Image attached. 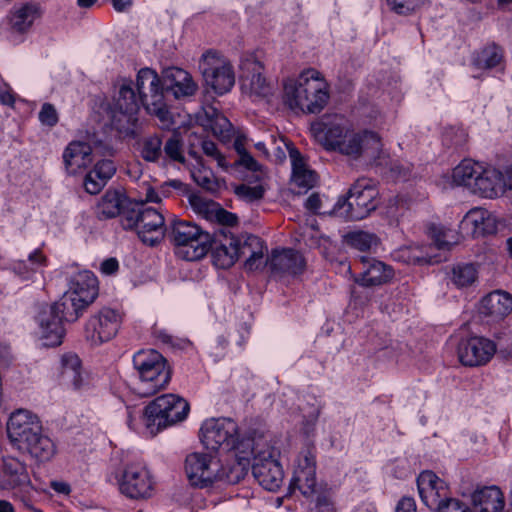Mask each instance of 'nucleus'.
Masks as SVG:
<instances>
[{
  "label": "nucleus",
  "instance_id": "nucleus-1",
  "mask_svg": "<svg viewBox=\"0 0 512 512\" xmlns=\"http://www.w3.org/2000/svg\"><path fill=\"white\" fill-rule=\"evenodd\" d=\"M311 132L325 150L338 152L354 160L363 158L373 161L379 158L382 151L381 139L373 131H355L342 124L321 119L311 124Z\"/></svg>",
  "mask_w": 512,
  "mask_h": 512
},
{
  "label": "nucleus",
  "instance_id": "nucleus-2",
  "mask_svg": "<svg viewBox=\"0 0 512 512\" xmlns=\"http://www.w3.org/2000/svg\"><path fill=\"white\" fill-rule=\"evenodd\" d=\"M141 103L133 88V82L124 80L113 95L112 102L106 101L101 108L107 114L110 126L122 138H135L139 134L138 112Z\"/></svg>",
  "mask_w": 512,
  "mask_h": 512
},
{
  "label": "nucleus",
  "instance_id": "nucleus-3",
  "mask_svg": "<svg viewBox=\"0 0 512 512\" xmlns=\"http://www.w3.org/2000/svg\"><path fill=\"white\" fill-rule=\"evenodd\" d=\"M133 366L139 381L134 392L140 397H150L166 388L171 380L167 360L156 350H141L133 356Z\"/></svg>",
  "mask_w": 512,
  "mask_h": 512
},
{
  "label": "nucleus",
  "instance_id": "nucleus-4",
  "mask_svg": "<svg viewBox=\"0 0 512 512\" xmlns=\"http://www.w3.org/2000/svg\"><path fill=\"white\" fill-rule=\"evenodd\" d=\"M379 204V191L372 180L360 178L349 189L347 197L338 199L331 214L345 220H362Z\"/></svg>",
  "mask_w": 512,
  "mask_h": 512
},
{
  "label": "nucleus",
  "instance_id": "nucleus-5",
  "mask_svg": "<svg viewBox=\"0 0 512 512\" xmlns=\"http://www.w3.org/2000/svg\"><path fill=\"white\" fill-rule=\"evenodd\" d=\"M329 93L318 78L301 76L298 81L284 85V102L293 111L319 113L325 107Z\"/></svg>",
  "mask_w": 512,
  "mask_h": 512
},
{
  "label": "nucleus",
  "instance_id": "nucleus-6",
  "mask_svg": "<svg viewBox=\"0 0 512 512\" xmlns=\"http://www.w3.org/2000/svg\"><path fill=\"white\" fill-rule=\"evenodd\" d=\"M166 235L175 246L185 248L183 257L188 261L204 257L211 245V235L208 232L185 220L173 219L166 228Z\"/></svg>",
  "mask_w": 512,
  "mask_h": 512
},
{
  "label": "nucleus",
  "instance_id": "nucleus-7",
  "mask_svg": "<svg viewBox=\"0 0 512 512\" xmlns=\"http://www.w3.org/2000/svg\"><path fill=\"white\" fill-rule=\"evenodd\" d=\"M164 216L154 208L134 205L127 208L121 217L124 229L135 230L141 241L150 246L160 242L166 229H164Z\"/></svg>",
  "mask_w": 512,
  "mask_h": 512
},
{
  "label": "nucleus",
  "instance_id": "nucleus-8",
  "mask_svg": "<svg viewBox=\"0 0 512 512\" xmlns=\"http://www.w3.org/2000/svg\"><path fill=\"white\" fill-rule=\"evenodd\" d=\"M136 90L141 105L146 111L157 116L161 121H167L169 111L164 101L165 89L163 80L155 71L149 68L141 69L137 74Z\"/></svg>",
  "mask_w": 512,
  "mask_h": 512
},
{
  "label": "nucleus",
  "instance_id": "nucleus-9",
  "mask_svg": "<svg viewBox=\"0 0 512 512\" xmlns=\"http://www.w3.org/2000/svg\"><path fill=\"white\" fill-rule=\"evenodd\" d=\"M200 439L206 449L231 451L240 449L238 425L230 418L206 420L200 429Z\"/></svg>",
  "mask_w": 512,
  "mask_h": 512
},
{
  "label": "nucleus",
  "instance_id": "nucleus-10",
  "mask_svg": "<svg viewBox=\"0 0 512 512\" xmlns=\"http://www.w3.org/2000/svg\"><path fill=\"white\" fill-rule=\"evenodd\" d=\"M199 69L206 83L219 95L227 93L234 86L235 75L231 64L213 52L208 51L202 55Z\"/></svg>",
  "mask_w": 512,
  "mask_h": 512
},
{
  "label": "nucleus",
  "instance_id": "nucleus-11",
  "mask_svg": "<svg viewBox=\"0 0 512 512\" xmlns=\"http://www.w3.org/2000/svg\"><path fill=\"white\" fill-rule=\"evenodd\" d=\"M262 63L254 54H247L240 62L241 88L244 93L256 99H265L273 94V86L262 75Z\"/></svg>",
  "mask_w": 512,
  "mask_h": 512
},
{
  "label": "nucleus",
  "instance_id": "nucleus-12",
  "mask_svg": "<svg viewBox=\"0 0 512 512\" xmlns=\"http://www.w3.org/2000/svg\"><path fill=\"white\" fill-rule=\"evenodd\" d=\"M121 315L111 308H103L90 317L85 326V337L91 345L99 346L110 341L117 334Z\"/></svg>",
  "mask_w": 512,
  "mask_h": 512
},
{
  "label": "nucleus",
  "instance_id": "nucleus-13",
  "mask_svg": "<svg viewBox=\"0 0 512 512\" xmlns=\"http://www.w3.org/2000/svg\"><path fill=\"white\" fill-rule=\"evenodd\" d=\"M320 485L316 479L315 453L308 447L299 456L289 489H298L305 498L310 499L319 492Z\"/></svg>",
  "mask_w": 512,
  "mask_h": 512
},
{
  "label": "nucleus",
  "instance_id": "nucleus-14",
  "mask_svg": "<svg viewBox=\"0 0 512 512\" xmlns=\"http://www.w3.org/2000/svg\"><path fill=\"white\" fill-rule=\"evenodd\" d=\"M254 463L252 465V474L258 483L268 491H276L283 482V470L279 462L274 458V452L255 451Z\"/></svg>",
  "mask_w": 512,
  "mask_h": 512
},
{
  "label": "nucleus",
  "instance_id": "nucleus-15",
  "mask_svg": "<svg viewBox=\"0 0 512 512\" xmlns=\"http://www.w3.org/2000/svg\"><path fill=\"white\" fill-rule=\"evenodd\" d=\"M185 470L192 485L204 488L217 481L219 460L202 453H191L186 457Z\"/></svg>",
  "mask_w": 512,
  "mask_h": 512
},
{
  "label": "nucleus",
  "instance_id": "nucleus-16",
  "mask_svg": "<svg viewBox=\"0 0 512 512\" xmlns=\"http://www.w3.org/2000/svg\"><path fill=\"white\" fill-rule=\"evenodd\" d=\"M495 353L496 345L493 341L477 336L462 339L457 348L459 361L468 367L485 365Z\"/></svg>",
  "mask_w": 512,
  "mask_h": 512
},
{
  "label": "nucleus",
  "instance_id": "nucleus-17",
  "mask_svg": "<svg viewBox=\"0 0 512 512\" xmlns=\"http://www.w3.org/2000/svg\"><path fill=\"white\" fill-rule=\"evenodd\" d=\"M120 491L132 499H145L152 495L153 483L149 471L141 464H129L126 466Z\"/></svg>",
  "mask_w": 512,
  "mask_h": 512
},
{
  "label": "nucleus",
  "instance_id": "nucleus-18",
  "mask_svg": "<svg viewBox=\"0 0 512 512\" xmlns=\"http://www.w3.org/2000/svg\"><path fill=\"white\" fill-rule=\"evenodd\" d=\"M41 422L31 412L19 409L12 413L7 422V435L10 442L19 449L41 430Z\"/></svg>",
  "mask_w": 512,
  "mask_h": 512
},
{
  "label": "nucleus",
  "instance_id": "nucleus-19",
  "mask_svg": "<svg viewBox=\"0 0 512 512\" xmlns=\"http://www.w3.org/2000/svg\"><path fill=\"white\" fill-rule=\"evenodd\" d=\"M417 486L424 504L439 512V507L451 498L447 497V488L432 471H424L417 478Z\"/></svg>",
  "mask_w": 512,
  "mask_h": 512
},
{
  "label": "nucleus",
  "instance_id": "nucleus-20",
  "mask_svg": "<svg viewBox=\"0 0 512 512\" xmlns=\"http://www.w3.org/2000/svg\"><path fill=\"white\" fill-rule=\"evenodd\" d=\"M163 89L175 99L193 96L198 85L187 71L178 67H168L162 71Z\"/></svg>",
  "mask_w": 512,
  "mask_h": 512
},
{
  "label": "nucleus",
  "instance_id": "nucleus-21",
  "mask_svg": "<svg viewBox=\"0 0 512 512\" xmlns=\"http://www.w3.org/2000/svg\"><path fill=\"white\" fill-rule=\"evenodd\" d=\"M272 273L278 276H296L303 272L305 262L302 255L294 249H274L265 261Z\"/></svg>",
  "mask_w": 512,
  "mask_h": 512
},
{
  "label": "nucleus",
  "instance_id": "nucleus-22",
  "mask_svg": "<svg viewBox=\"0 0 512 512\" xmlns=\"http://www.w3.org/2000/svg\"><path fill=\"white\" fill-rule=\"evenodd\" d=\"M459 227L462 233L474 238L495 233L497 230L495 217L480 207L469 210Z\"/></svg>",
  "mask_w": 512,
  "mask_h": 512
},
{
  "label": "nucleus",
  "instance_id": "nucleus-23",
  "mask_svg": "<svg viewBox=\"0 0 512 512\" xmlns=\"http://www.w3.org/2000/svg\"><path fill=\"white\" fill-rule=\"evenodd\" d=\"M222 236H211V257L213 264L221 269H228L238 260L237 238L227 235L221 230Z\"/></svg>",
  "mask_w": 512,
  "mask_h": 512
},
{
  "label": "nucleus",
  "instance_id": "nucleus-24",
  "mask_svg": "<svg viewBox=\"0 0 512 512\" xmlns=\"http://www.w3.org/2000/svg\"><path fill=\"white\" fill-rule=\"evenodd\" d=\"M92 147L84 141H71L63 151V163L68 174L75 175L92 163Z\"/></svg>",
  "mask_w": 512,
  "mask_h": 512
},
{
  "label": "nucleus",
  "instance_id": "nucleus-25",
  "mask_svg": "<svg viewBox=\"0 0 512 512\" xmlns=\"http://www.w3.org/2000/svg\"><path fill=\"white\" fill-rule=\"evenodd\" d=\"M508 189L503 172L496 168H483L474 183L473 193L485 198H496Z\"/></svg>",
  "mask_w": 512,
  "mask_h": 512
},
{
  "label": "nucleus",
  "instance_id": "nucleus-26",
  "mask_svg": "<svg viewBox=\"0 0 512 512\" xmlns=\"http://www.w3.org/2000/svg\"><path fill=\"white\" fill-rule=\"evenodd\" d=\"M364 267L360 275L355 278L356 283L364 287L378 286L389 282L394 276L391 266L376 259L361 258Z\"/></svg>",
  "mask_w": 512,
  "mask_h": 512
},
{
  "label": "nucleus",
  "instance_id": "nucleus-27",
  "mask_svg": "<svg viewBox=\"0 0 512 512\" xmlns=\"http://www.w3.org/2000/svg\"><path fill=\"white\" fill-rule=\"evenodd\" d=\"M37 321L41 328V336L45 346L54 347L62 343L65 329L64 321L60 318V315L48 307L39 313Z\"/></svg>",
  "mask_w": 512,
  "mask_h": 512
},
{
  "label": "nucleus",
  "instance_id": "nucleus-28",
  "mask_svg": "<svg viewBox=\"0 0 512 512\" xmlns=\"http://www.w3.org/2000/svg\"><path fill=\"white\" fill-rule=\"evenodd\" d=\"M474 512H503L504 495L497 486H484L471 495Z\"/></svg>",
  "mask_w": 512,
  "mask_h": 512
},
{
  "label": "nucleus",
  "instance_id": "nucleus-29",
  "mask_svg": "<svg viewBox=\"0 0 512 512\" xmlns=\"http://www.w3.org/2000/svg\"><path fill=\"white\" fill-rule=\"evenodd\" d=\"M4 479L0 481V489L11 490L30 484L26 465L14 457H5L2 467Z\"/></svg>",
  "mask_w": 512,
  "mask_h": 512
},
{
  "label": "nucleus",
  "instance_id": "nucleus-30",
  "mask_svg": "<svg viewBox=\"0 0 512 512\" xmlns=\"http://www.w3.org/2000/svg\"><path fill=\"white\" fill-rule=\"evenodd\" d=\"M152 408L165 412L168 426L184 420L189 412L188 402L175 394H165L157 397L152 401Z\"/></svg>",
  "mask_w": 512,
  "mask_h": 512
},
{
  "label": "nucleus",
  "instance_id": "nucleus-31",
  "mask_svg": "<svg viewBox=\"0 0 512 512\" xmlns=\"http://www.w3.org/2000/svg\"><path fill=\"white\" fill-rule=\"evenodd\" d=\"M237 250L238 258L246 257L245 268L249 271L257 270L265 263L264 253L267 248L258 236L248 235L243 241L237 239Z\"/></svg>",
  "mask_w": 512,
  "mask_h": 512
},
{
  "label": "nucleus",
  "instance_id": "nucleus-32",
  "mask_svg": "<svg viewBox=\"0 0 512 512\" xmlns=\"http://www.w3.org/2000/svg\"><path fill=\"white\" fill-rule=\"evenodd\" d=\"M512 312V295L506 291L495 290L483 297L480 313L484 316L502 319Z\"/></svg>",
  "mask_w": 512,
  "mask_h": 512
},
{
  "label": "nucleus",
  "instance_id": "nucleus-33",
  "mask_svg": "<svg viewBox=\"0 0 512 512\" xmlns=\"http://www.w3.org/2000/svg\"><path fill=\"white\" fill-rule=\"evenodd\" d=\"M116 173V166L112 160L98 161L86 174L83 185L87 193L98 194Z\"/></svg>",
  "mask_w": 512,
  "mask_h": 512
},
{
  "label": "nucleus",
  "instance_id": "nucleus-34",
  "mask_svg": "<svg viewBox=\"0 0 512 512\" xmlns=\"http://www.w3.org/2000/svg\"><path fill=\"white\" fill-rule=\"evenodd\" d=\"M62 380L73 390L84 391L89 388V381L81 370V361L74 353L64 354L61 358Z\"/></svg>",
  "mask_w": 512,
  "mask_h": 512
},
{
  "label": "nucleus",
  "instance_id": "nucleus-35",
  "mask_svg": "<svg viewBox=\"0 0 512 512\" xmlns=\"http://www.w3.org/2000/svg\"><path fill=\"white\" fill-rule=\"evenodd\" d=\"M125 195L118 190L108 189L104 195L98 201L95 213L98 219H110L118 215H123V212L127 210L124 205L126 202Z\"/></svg>",
  "mask_w": 512,
  "mask_h": 512
},
{
  "label": "nucleus",
  "instance_id": "nucleus-36",
  "mask_svg": "<svg viewBox=\"0 0 512 512\" xmlns=\"http://www.w3.org/2000/svg\"><path fill=\"white\" fill-rule=\"evenodd\" d=\"M292 163V182L295 186L307 190L311 189L317 181L316 173L308 169L298 149L288 147Z\"/></svg>",
  "mask_w": 512,
  "mask_h": 512
},
{
  "label": "nucleus",
  "instance_id": "nucleus-37",
  "mask_svg": "<svg viewBox=\"0 0 512 512\" xmlns=\"http://www.w3.org/2000/svg\"><path fill=\"white\" fill-rule=\"evenodd\" d=\"M89 304L83 303L73 292L66 291L62 297L49 306L60 318L66 322H75Z\"/></svg>",
  "mask_w": 512,
  "mask_h": 512
},
{
  "label": "nucleus",
  "instance_id": "nucleus-38",
  "mask_svg": "<svg viewBox=\"0 0 512 512\" xmlns=\"http://www.w3.org/2000/svg\"><path fill=\"white\" fill-rule=\"evenodd\" d=\"M68 291L90 305L98 295L97 278L90 271L79 272L72 278Z\"/></svg>",
  "mask_w": 512,
  "mask_h": 512
},
{
  "label": "nucleus",
  "instance_id": "nucleus-39",
  "mask_svg": "<svg viewBox=\"0 0 512 512\" xmlns=\"http://www.w3.org/2000/svg\"><path fill=\"white\" fill-rule=\"evenodd\" d=\"M19 450L28 452L32 458L40 462H47L51 460L56 454V445L53 440L40 432L36 433L34 437L28 440Z\"/></svg>",
  "mask_w": 512,
  "mask_h": 512
},
{
  "label": "nucleus",
  "instance_id": "nucleus-40",
  "mask_svg": "<svg viewBox=\"0 0 512 512\" xmlns=\"http://www.w3.org/2000/svg\"><path fill=\"white\" fill-rule=\"evenodd\" d=\"M42 15L38 4L25 3L14 8L11 13L10 23L13 30L25 33L33 26L34 22Z\"/></svg>",
  "mask_w": 512,
  "mask_h": 512
},
{
  "label": "nucleus",
  "instance_id": "nucleus-41",
  "mask_svg": "<svg viewBox=\"0 0 512 512\" xmlns=\"http://www.w3.org/2000/svg\"><path fill=\"white\" fill-rule=\"evenodd\" d=\"M480 173L482 166L479 163L465 159L453 169L452 180L456 185L466 186L472 191Z\"/></svg>",
  "mask_w": 512,
  "mask_h": 512
},
{
  "label": "nucleus",
  "instance_id": "nucleus-42",
  "mask_svg": "<svg viewBox=\"0 0 512 512\" xmlns=\"http://www.w3.org/2000/svg\"><path fill=\"white\" fill-rule=\"evenodd\" d=\"M504 62L502 47L491 43L483 47L474 57L473 64L479 69H493Z\"/></svg>",
  "mask_w": 512,
  "mask_h": 512
},
{
  "label": "nucleus",
  "instance_id": "nucleus-43",
  "mask_svg": "<svg viewBox=\"0 0 512 512\" xmlns=\"http://www.w3.org/2000/svg\"><path fill=\"white\" fill-rule=\"evenodd\" d=\"M206 126L211 129L213 134L222 141H227L233 134L232 124L217 109L210 107L205 111Z\"/></svg>",
  "mask_w": 512,
  "mask_h": 512
},
{
  "label": "nucleus",
  "instance_id": "nucleus-44",
  "mask_svg": "<svg viewBox=\"0 0 512 512\" xmlns=\"http://www.w3.org/2000/svg\"><path fill=\"white\" fill-rule=\"evenodd\" d=\"M47 265V259L36 249L28 255L26 260H18L13 264L14 271L25 279L30 278L34 273L40 272Z\"/></svg>",
  "mask_w": 512,
  "mask_h": 512
},
{
  "label": "nucleus",
  "instance_id": "nucleus-45",
  "mask_svg": "<svg viewBox=\"0 0 512 512\" xmlns=\"http://www.w3.org/2000/svg\"><path fill=\"white\" fill-rule=\"evenodd\" d=\"M345 242L352 248L359 251H369L379 245V238L376 234L358 230L345 235Z\"/></svg>",
  "mask_w": 512,
  "mask_h": 512
},
{
  "label": "nucleus",
  "instance_id": "nucleus-46",
  "mask_svg": "<svg viewBox=\"0 0 512 512\" xmlns=\"http://www.w3.org/2000/svg\"><path fill=\"white\" fill-rule=\"evenodd\" d=\"M163 142L159 135H151L143 139L141 157L148 162H156L162 156Z\"/></svg>",
  "mask_w": 512,
  "mask_h": 512
},
{
  "label": "nucleus",
  "instance_id": "nucleus-47",
  "mask_svg": "<svg viewBox=\"0 0 512 512\" xmlns=\"http://www.w3.org/2000/svg\"><path fill=\"white\" fill-rule=\"evenodd\" d=\"M219 476L217 481H225L228 484L240 482L247 474V469L240 461H233L232 464L221 466L219 464Z\"/></svg>",
  "mask_w": 512,
  "mask_h": 512
},
{
  "label": "nucleus",
  "instance_id": "nucleus-48",
  "mask_svg": "<svg viewBox=\"0 0 512 512\" xmlns=\"http://www.w3.org/2000/svg\"><path fill=\"white\" fill-rule=\"evenodd\" d=\"M477 279V270L473 264L458 265L453 269L452 280L458 287L472 285Z\"/></svg>",
  "mask_w": 512,
  "mask_h": 512
},
{
  "label": "nucleus",
  "instance_id": "nucleus-49",
  "mask_svg": "<svg viewBox=\"0 0 512 512\" xmlns=\"http://www.w3.org/2000/svg\"><path fill=\"white\" fill-rule=\"evenodd\" d=\"M144 417L146 426L151 430L152 433H157L160 430L168 427V420L165 416L164 411L152 408V402L146 406L144 410Z\"/></svg>",
  "mask_w": 512,
  "mask_h": 512
},
{
  "label": "nucleus",
  "instance_id": "nucleus-50",
  "mask_svg": "<svg viewBox=\"0 0 512 512\" xmlns=\"http://www.w3.org/2000/svg\"><path fill=\"white\" fill-rule=\"evenodd\" d=\"M394 260L408 265L422 264L426 259L418 247L405 246L395 250L392 254Z\"/></svg>",
  "mask_w": 512,
  "mask_h": 512
},
{
  "label": "nucleus",
  "instance_id": "nucleus-51",
  "mask_svg": "<svg viewBox=\"0 0 512 512\" xmlns=\"http://www.w3.org/2000/svg\"><path fill=\"white\" fill-rule=\"evenodd\" d=\"M183 143L179 134H172L164 143L162 153L172 161H176L179 163L185 162V157L183 154Z\"/></svg>",
  "mask_w": 512,
  "mask_h": 512
},
{
  "label": "nucleus",
  "instance_id": "nucleus-52",
  "mask_svg": "<svg viewBox=\"0 0 512 512\" xmlns=\"http://www.w3.org/2000/svg\"><path fill=\"white\" fill-rule=\"evenodd\" d=\"M189 203L196 213L204 216L206 219L213 218L214 211L218 205L213 200L206 199L198 194H191L189 196Z\"/></svg>",
  "mask_w": 512,
  "mask_h": 512
},
{
  "label": "nucleus",
  "instance_id": "nucleus-53",
  "mask_svg": "<svg viewBox=\"0 0 512 512\" xmlns=\"http://www.w3.org/2000/svg\"><path fill=\"white\" fill-rule=\"evenodd\" d=\"M391 11L398 15L408 16L415 13L426 0H386Z\"/></svg>",
  "mask_w": 512,
  "mask_h": 512
},
{
  "label": "nucleus",
  "instance_id": "nucleus-54",
  "mask_svg": "<svg viewBox=\"0 0 512 512\" xmlns=\"http://www.w3.org/2000/svg\"><path fill=\"white\" fill-rule=\"evenodd\" d=\"M429 230L436 247L440 250H450L457 243L451 230H444L434 225Z\"/></svg>",
  "mask_w": 512,
  "mask_h": 512
},
{
  "label": "nucleus",
  "instance_id": "nucleus-55",
  "mask_svg": "<svg viewBox=\"0 0 512 512\" xmlns=\"http://www.w3.org/2000/svg\"><path fill=\"white\" fill-rule=\"evenodd\" d=\"M38 119L43 126L52 128L59 121V114L56 107L51 103H44L38 113Z\"/></svg>",
  "mask_w": 512,
  "mask_h": 512
},
{
  "label": "nucleus",
  "instance_id": "nucleus-56",
  "mask_svg": "<svg viewBox=\"0 0 512 512\" xmlns=\"http://www.w3.org/2000/svg\"><path fill=\"white\" fill-rule=\"evenodd\" d=\"M235 192L241 198H244L248 201H255L263 198L265 190L262 185L251 187L242 184L236 188Z\"/></svg>",
  "mask_w": 512,
  "mask_h": 512
},
{
  "label": "nucleus",
  "instance_id": "nucleus-57",
  "mask_svg": "<svg viewBox=\"0 0 512 512\" xmlns=\"http://www.w3.org/2000/svg\"><path fill=\"white\" fill-rule=\"evenodd\" d=\"M412 170V165L409 163H404L401 161H393L390 163L389 171L391 173V177L395 180H406Z\"/></svg>",
  "mask_w": 512,
  "mask_h": 512
},
{
  "label": "nucleus",
  "instance_id": "nucleus-58",
  "mask_svg": "<svg viewBox=\"0 0 512 512\" xmlns=\"http://www.w3.org/2000/svg\"><path fill=\"white\" fill-rule=\"evenodd\" d=\"M212 219H215L221 225L229 227L236 225L238 221V217L234 213L223 209L219 204L214 211Z\"/></svg>",
  "mask_w": 512,
  "mask_h": 512
},
{
  "label": "nucleus",
  "instance_id": "nucleus-59",
  "mask_svg": "<svg viewBox=\"0 0 512 512\" xmlns=\"http://www.w3.org/2000/svg\"><path fill=\"white\" fill-rule=\"evenodd\" d=\"M202 150L207 156L215 159L219 166H225V157L219 152L216 144L213 141L204 140L202 142Z\"/></svg>",
  "mask_w": 512,
  "mask_h": 512
},
{
  "label": "nucleus",
  "instance_id": "nucleus-60",
  "mask_svg": "<svg viewBox=\"0 0 512 512\" xmlns=\"http://www.w3.org/2000/svg\"><path fill=\"white\" fill-rule=\"evenodd\" d=\"M496 351L504 357L512 355V333H504L502 336L497 337Z\"/></svg>",
  "mask_w": 512,
  "mask_h": 512
},
{
  "label": "nucleus",
  "instance_id": "nucleus-61",
  "mask_svg": "<svg viewBox=\"0 0 512 512\" xmlns=\"http://www.w3.org/2000/svg\"><path fill=\"white\" fill-rule=\"evenodd\" d=\"M439 512H474L470 507L458 499H450L439 507Z\"/></svg>",
  "mask_w": 512,
  "mask_h": 512
},
{
  "label": "nucleus",
  "instance_id": "nucleus-62",
  "mask_svg": "<svg viewBox=\"0 0 512 512\" xmlns=\"http://www.w3.org/2000/svg\"><path fill=\"white\" fill-rule=\"evenodd\" d=\"M196 183L207 191H214L216 189V181L211 173H204L199 171L193 174Z\"/></svg>",
  "mask_w": 512,
  "mask_h": 512
},
{
  "label": "nucleus",
  "instance_id": "nucleus-63",
  "mask_svg": "<svg viewBox=\"0 0 512 512\" xmlns=\"http://www.w3.org/2000/svg\"><path fill=\"white\" fill-rule=\"evenodd\" d=\"M321 198L318 193H312L305 201V208L314 214H326L327 211L321 210ZM332 211H329L328 214H331Z\"/></svg>",
  "mask_w": 512,
  "mask_h": 512
},
{
  "label": "nucleus",
  "instance_id": "nucleus-64",
  "mask_svg": "<svg viewBox=\"0 0 512 512\" xmlns=\"http://www.w3.org/2000/svg\"><path fill=\"white\" fill-rule=\"evenodd\" d=\"M236 164L241 165L247 170L253 172L259 171L261 169L260 164L252 157L249 152L240 155L239 159L236 161Z\"/></svg>",
  "mask_w": 512,
  "mask_h": 512
}]
</instances>
